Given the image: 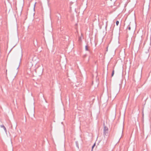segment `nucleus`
<instances>
[{"label":"nucleus","instance_id":"nucleus-1","mask_svg":"<svg viewBox=\"0 0 151 151\" xmlns=\"http://www.w3.org/2000/svg\"><path fill=\"white\" fill-rule=\"evenodd\" d=\"M1 127L3 128V129L5 131V132H6V128L4 125L1 126Z\"/></svg>","mask_w":151,"mask_h":151},{"label":"nucleus","instance_id":"nucleus-2","mask_svg":"<svg viewBox=\"0 0 151 151\" xmlns=\"http://www.w3.org/2000/svg\"><path fill=\"white\" fill-rule=\"evenodd\" d=\"M85 49L86 50H88V46H85Z\"/></svg>","mask_w":151,"mask_h":151},{"label":"nucleus","instance_id":"nucleus-3","mask_svg":"<svg viewBox=\"0 0 151 151\" xmlns=\"http://www.w3.org/2000/svg\"><path fill=\"white\" fill-rule=\"evenodd\" d=\"M114 70H113V72H112V75H111V76H113L114 74Z\"/></svg>","mask_w":151,"mask_h":151},{"label":"nucleus","instance_id":"nucleus-4","mask_svg":"<svg viewBox=\"0 0 151 151\" xmlns=\"http://www.w3.org/2000/svg\"><path fill=\"white\" fill-rule=\"evenodd\" d=\"M119 23V22L118 21H117L116 22V25L117 26L118 25Z\"/></svg>","mask_w":151,"mask_h":151},{"label":"nucleus","instance_id":"nucleus-5","mask_svg":"<svg viewBox=\"0 0 151 151\" xmlns=\"http://www.w3.org/2000/svg\"><path fill=\"white\" fill-rule=\"evenodd\" d=\"M95 145H96L95 143H94V145H93V146L92 147V150L93 149V147L95 146Z\"/></svg>","mask_w":151,"mask_h":151},{"label":"nucleus","instance_id":"nucleus-6","mask_svg":"<svg viewBox=\"0 0 151 151\" xmlns=\"http://www.w3.org/2000/svg\"><path fill=\"white\" fill-rule=\"evenodd\" d=\"M106 130H107V128L106 130V127H105V130H104V132H106Z\"/></svg>","mask_w":151,"mask_h":151},{"label":"nucleus","instance_id":"nucleus-7","mask_svg":"<svg viewBox=\"0 0 151 151\" xmlns=\"http://www.w3.org/2000/svg\"><path fill=\"white\" fill-rule=\"evenodd\" d=\"M128 29H129V30H130V29H131L130 27H129V28H128Z\"/></svg>","mask_w":151,"mask_h":151}]
</instances>
